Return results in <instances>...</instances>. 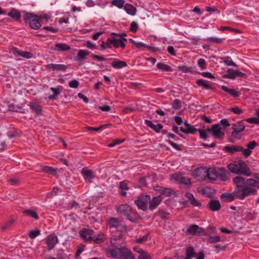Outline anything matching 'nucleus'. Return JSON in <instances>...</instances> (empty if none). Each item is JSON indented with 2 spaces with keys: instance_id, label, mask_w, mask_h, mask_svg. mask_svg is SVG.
Returning a JSON list of instances; mask_svg holds the SVG:
<instances>
[{
  "instance_id": "obj_50",
  "label": "nucleus",
  "mask_w": 259,
  "mask_h": 259,
  "mask_svg": "<svg viewBox=\"0 0 259 259\" xmlns=\"http://www.w3.org/2000/svg\"><path fill=\"white\" fill-rule=\"evenodd\" d=\"M40 234V231L38 230H32L29 232V237L31 239H34Z\"/></svg>"
},
{
  "instance_id": "obj_24",
  "label": "nucleus",
  "mask_w": 259,
  "mask_h": 259,
  "mask_svg": "<svg viewBox=\"0 0 259 259\" xmlns=\"http://www.w3.org/2000/svg\"><path fill=\"white\" fill-rule=\"evenodd\" d=\"M29 107L31 110L35 112L37 115L41 114L42 109L38 103L35 102H30Z\"/></svg>"
},
{
  "instance_id": "obj_9",
  "label": "nucleus",
  "mask_w": 259,
  "mask_h": 259,
  "mask_svg": "<svg viewBox=\"0 0 259 259\" xmlns=\"http://www.w3.org/2000/svg\"><path fill=\"white\" fill-rule=\"evenodd\" d=\"M245 125L244 123V120H240L232 124L233 131L232 135L234 136L235 134H237L244 131L245 128Z\"/></svg>"
},
{
  "instance_id": "obj_21",
  "label": "nucleus",
  "mask_w": 259,
  "mask_h": 259,
  "mask_svg": "<svg viewBox=\"0 0 259 259\" xmlns=\"http://www.w3.org/2000/svg\"><path fill=\"white\" fill-rule=\"evenodd\" d=\"M185 195L186 197L188 199L191 204L192 205L197 207H200L202 205L201 203L195 198L192 193L187 192Z\"/></svg>"
},
{
  "instance_id": "obj_35",
  "label": "nucleus",
  "mask_w": 259,
  "mask_h": 259,
  "mask_svg": "<svg viewBox=\"0 0 259 259\" xmlns=\"http://www.w3.org/2000/svg\"><path fill=\"white\" fill-rule=\"evenodd\" d=\"M120 221L117 218H111L109 220L108 225L110 228H116L118 225L120 224Z\"/></svg>"
},
{
  "instance_id": "obj_22",
  "label": "nucleus",
  "mask_w": 259,
  "mask_h": 259,
  "mask_svg": "<svg viewBox=\"0 0 259 259\" xmlns=\"http://www.w3.org/2000/svg\"><path fill=\"white\" fill-rule=\"evenodd\" d=\"M145 122L147 126L151 128L156 133H159L160 131L163 128V125L161 123H158L156 125L153 123L151 120L148 119H146Z\"/></svg>"
},
{
  "instance_id": "obj_23",
  "label": "nucleus",
  "mask_w": 259,
  "mask_h": 259,
  "mask_svg": "<svg viewBox=\"0 0 259 259\" xmlns=\"http://www.w3.org/2000/svg\"><path fill=\"white\" fill-rule=\"evenodd\" d=\"M108 41H110V44L113 45L115 48H117L119 47H120L122 48H124L125 47V44L123 42H122L121 40L120 39H117L113 37L109 38Z\"/></svg>"
},
{
  "instance_id": "obj_45",
  "label": "nucleus",
  "mask_w": 259,
  "mask_h": 259,
  "mask_svg": "<svg viewBox=\"0 0 259 259\" xmlns=\"http://www.w3.org/2000/svg\"><path fill=\"white\" fill-rule=\"evenodd\" d=\"M172 108L176 110L181 108L182 105V102L179 99H175L172 103Z\"/></svg>"
},
{
  "instance_id": "obj_36",
  "label": "nucleus",
  "mask_w": 259,
  "mask_h": 259,
  "mask_svg": "<svg viewBox=\"0 0 259 259\" xmlns=\"http://www.w3.org/2000/svg\"><path fill=\"white\" fill-rule=\"evenodd\" d=\"M223 77L225 78H230L234 79L236 76L235 74V70L233 69H229L227 70V73L224 74Z\"/></svg>"
},
{
  "instance_id": "obj_3",
  "label": "nucleus",
  "mask_w": 259,
  "mask_h": 259,
  "mask_svg": "<svg viewBox=\"0 0 259 259\" xmlns=\"http://www.w3.org/2000/svg\"><path fill=\"white\" fill-rule=\"evenodd\" d=\"M227 167L231 172L236 175H243L247 177L251 175L249 167L246 162L241 159L239 160L237 162L229 163Z\"/></svg>"
},
{
  "instance_id": "obj_12",
  "label": "nucleus",
  "mask_w": 259,
  "mask_h": 259,
  "mask_svg": "<svg viewBox=\"0 0 259 259\" xmlns=\"http://www.w3.org/2000/svg\"><path fill=\"white\" fill-rule=\"evenodd\" d=\"M11 52L15 56H21L26 59H30L33 57V54L29 52L20 51L17 48H13Z\"/></svg>"
},
{
  "instance_id": "obj_51",
  "label": "nucleus",
  "mask_w": 259,
  "mask_h": 259,
  "mask_svg": "<svg viewBox=\"0 0 259 259\" xmlns=\"http://www.w3.org/2000/svg\"><path fill=\"white\" fill-rule=\"evenodd\" d=\"M229 110L234 114L238 115L241 114L243 112V111L238 107H231Z\"/></svg>"
},
{
  "instance_id": "obj_10",
  "label": "nucleus",
  "mask_w": 259,
  "mask_h": 259,
  "mask_svg": "<svg viewBox=\"0 0 259 259\" xmlns=\"http://www.w3.org/2000/svg\"><path fill=\"white\" fill-rule=\"evenodd\" d=\"M119 253L122 259H136L132 252L126 247L120 248Z\"/></svg>"
},
{
  "instance_id": "obj_18",
  "label": "nucleus",
  "mask_w": 259,
  "mask_h": 259,
  "mask_svg": "<svg viewBox=\"0 0 259 259\" xmlns=\"http://www.w3.org/2000/svg\"><path fill=\"white\" fill-rule=\"evenodd\" d=\"M205 178H207L211 181L216 180L218 178V169L215 168H210L206 169V172L205 175Z\"/></svg>"
},
{
  "instance_id": "obj_20",
  "label": "nucleus",
  "mask_w": 259,
  "mask_h": 259,
  "mask_svg": "<svg viewBox=\"0 0 259 259\" xmlns=\"http://www.w3.org/2000/svg\"><path fill=\"white\" fill-rule=\"evenodd\" d=\"M47 69H52L53 71H65L67 67L63 64H50L46 66Z\"/></svg>"
},
{
  "instance_id": "obj_62",
  "label": "nucleus",
  "mask_w": 259,
  "mask_h": 259,
  "mask_svg": "<svg viewBox=\"0 0 259 259\" xmlns=\"http://www.w3.org/2000/svg\"><path fill=\"white\" fill-rule=\"evenodd\" d=\"M138 27L137 23L133 21L131 24L130 30L133 32H136L138 30Z\"/></svg>"
},
{
  "instance_id": "obj_41",
  "label": "nucleus",
  "mask_w": 259,
  "mask_h": 259,
  "mask_svg": "<svg viewBox=\"0 0 259 259\" xmlns=\"http://www.w3.org/2000/svg\"><path fill=\"white\" fill-rule=\"evenodd\" d=\"M161 194L165 196H171L172 195H176L175 191L169 188H164L161 192Z\"/></svg>"
},
{
  "instance_id": "obj_16",
  "label": "nucleus",
  "mask_w": 259,
  "mask_h": 259,
  "mask_svg": "<svg viewBox=\"0 0 259 259\" xmlns=\"http://www.w3.org/2000/svg\"><path fill=\"white\" fill-rule=\"evenodd\" d=\"M206 169L204 168H196L192 172L193 176L198 178V180H203L205 179Z\"/></svg>"
},
{
  "instance_id": "obj_33",
  "label": "nucleus",
  "mask_w": 259,
  "mask_h": 259,
  "mask_svg": "<svg viewBox=\"0 0 259 259\" xmlns=\"http://www.w3.org/2000/svg\"><path fill=\"white\" fill-rule=\"evenodd\" d=\"M81 174L83 176L84 179H92L94 177L93 174V171L91 169H88L85 168H83L81 170Z\"/></svg>"
},
{
  "instance_id": "obj_37",
  "label": "nucleus",
  "mask_w": 259,
  "mask_h": 259,
  "mask_svg": "<svg viewBox=\"0 0 259 259\" xmlns=\"http://www.w3.org/2000/svg\"><path fill=\"white\" fill-rule=\"evenodd\" d=\"M199 229V226L197 225H191L187 229V232L191 235H195Z\"/></svg>"
},
{
  "instance_id": "obj_5",
  "label": "nucleus",
  "mask_w": 259,
  "mask_h": 259,
  "mask_svg": "<svg viewBox=\"0 0 259 259\" xmlns=\"http://www.w3.org/2000/svg\"><path fill=\"white\" fill-rule=\"evenodd\" d=\"M23 19L25 23L28 24L29 26L33 29H38L41 26L39 16L35 15L31 13H26L24 15Z\"/></svg>"
},
{
  "instance_id": "obj_60",
  "label": "nucleus",
  "mask_w": 259,
  "mask_h": 259,
  "mask_svg": "<svg viewBox=\"0 0 259 259\" xmlns=\"http://www.w3.org/2000/svg\"><path fill=\"white\" fill-rule=\"evenodd\" d=\"M84 45L87 48L91 50L96 49L97 48L96 45L90 40L87 41L86 44Z\"/></svg>"
},
{
  "instance_id": "obj_25",
  "label": "nucleus",
  "mask_w": 259,
  "mask_h": 259,
  "mask_svg": "<svg viewBox=\"0 0 259 259\" xmlns=\"http://www.w3.org/2000/svg\"><path fill=\"white\" fill-rule=\"evenodd\" d=\"M70 49V47L65 44H60L57 43L55 45L54 48H52L53 50L56 51H68Z\"/></svg>"
},
{
  "instance_id": "obj_39",
  "label": "nucleus",
  "mask_w": 259,
  "mask_h": 259,
  "mask_svg": "<svg viewBox=\"0 0 259 259\" xmlns=\"http://www.w3.org/2000/svg\"><path fill=\"white\" fill-rule=\"evenodd\" d=\"M221 59L228 66H237V65L232 60L230 57H222Z\"/></svg>"
},
{
  "instance_id": "obj_42",
  "label": "nucleus",
  "mask_w": 259,
  "mask_h": 259,
  "mask_svg": "<svg viewBox=\"0 0 259 259\" xmlns=\"http://www.w3.org/2000/svg\"><path fill=\"white\" fill-rule=\"evenodd\" d=\"M42 171L48 174H51L53 175H55L56 170L52 167L49 166H44L42 168Z\"/></svg>"
},
{
  "instance_id": "obj_26",
  "label": "nucleus",
  "mask_w": 259,
  "mask_h": 259,
  "mask_svg": "<svg viewBox=\"0 0 259 259\" xmlns=\"http://www.w3.org/2000/svg\"><path fill=\"white\" fill-rule=\"evenodd\" d=\"M8 16L14 19L17 21H19L21 18L20 13L15 9H12L11 11L8 13Z\"/></svg>"
},
{
  "instance_id": "obj_57",
  "label": "nucleus",
  "mask_w": 259,
  "mask_h": 259,
  "mask_svg": "<svg viewBox=\"0 0 259 259\" xmlns=\"http://www.w3.org/2000/svg\"><path fill=\"white\" fill-rule=\"evenodd\" d=\"M186 134H194L198 131L197 129L195 128L194 126L190 125V126L186 128Z\"/></svg>"
},
{
  "instance_id": "obj_63",
  "label": "nucleus",
  "mask_w": 259,
  "mask_h": 259,
  "mask_svg": "<svg viewBox=\"0 0 259 259\" xmlns=\"http://www.w3.org/2000/svg\"><path fill=\"white\" fill-rule=\"evenodd\" d=\"M108 253H110V255L113 258H118V251L114 249H110L108 250Z\"/></svg>"
},
{
  "instance_id": "obj_38",
  "label": "nucleus",
  "mask_w": 259,
  "mask_h": 259,
  "mask_svg": "<svg viewBox=\"0 0 259 259\" xmlns=\"http://www.w3.org/2000/svg\"><path fill=\"white\" fill-rule=\"evenodd\" d=\"M157 67L160 70H161L162 71H171V68L170 66L164 64L163 63H158L157 64Z\"/></svg>"
},
{
  "instance_id": "obj_59",
  "label": "nucleus",
  "mask_w": 259,
  "mask_h": 259,
  "mask_svg": "<svg viewBox=\"0 0 259 259\" xmlns=\"http://www.w3.org/2000/svg\"><path fill=\"white\" fill-rule=\"evenodd\" d=\"M138 259H151V258L150 255L144 251L139 255Z\"/></svg>"
},
{
  "instance_id": "obj_2",
  "label": "nucleus",
  "mask_w": 259,
  "mask_h": 259,
  "mask_svg": "<svg viewBox=\"0 0 259 259\" xmlns=\"http://www.w3.org/2000/svg\"><path fill=\"white\" fill-rule=\"evenodd\" d=\"M258 144L255 141H252L246 145V148H244L243 147L239 145H232L230 146H225L224 147V150L231 155L237 152H241L242 154L246 158H247L251 154L252 150Z\"/></svg>"
},
{
  "instance_id": "obj_1",
  "label": "nucleus",
  "mask_w": 259,
  "mask_h": 259,
  "mask_svg": "<svg viewBox=\"0 0 259 259\" xmlns=\"http://www.w3.org/2000/svg\"><path fill=\"white\" fill-rule=\"evenodd\" d=\"M232 182L235 186L233 193H223L221 197L224 201L230 202L234 199L243 200L246 197L255 194V191L251 187L254 186L251 180H247L241 176L234 177Z\"/></svg>"
},
{
  "instance_id": "obj_43",
  "label": "nucleus",
  "mask_w": 259,
  "mask_h": 259,
  "mask_svg": "<svg viewBox=\"0 0 259 259\" xmlns=\"http://www.w3.org/2000/svg\"><path fill=\"white\" fill-rule=\"evenodd\" d=\"M90 54V52L87 50H80L78 51L77 57L79 60H83L86 56Z\"/></svg>"
},
{
  "instance_id": "obj_40",
  "label": "nucleus",
  "mask_w": 259,
  "mask_h": 259,
  "mask_svg": "<svg viewBox=\"0 0 259 259\" xmlns=\"http://www.w3.org/2000/svg\"><path fill=\"white\" fill-rule=\"evenodd\" d=\"M23 213L29 215L35 220H38L39 218L37 213L35 211L30 209L24 210L23 211Z\"/></svg>"
},
{
  "instance_id": "obj_31",
  "label": "nucleus",
  "mask_w": 259,
  "mask_h": 259,
  "mask_svg": "<svg viewBox=\"0 0 259 259\" xmlns=\"http://www.w3.org/2000/svg\"><path fill=\"white\" fill-rule=\"evenodd\" d=\"M207 82V80L199 79L196 81V83L198 86L202 87L205 89L213 90V88L208 84Z\"/></svg>"
},
{
  "instance_id": "obj_4",
  "label": "nucleus",
  "mask_w": 259,
  "mask_h": 259,
  "mask_svg": "<svg viewBox=\"0 0 259 259\" xmlns=\"http://www.w3.org/2000/svg\"><path fill=\"white\" fill-rule=\"evenodd\" d=\"M118 212L120 214L126 217V219L132 222H136L138 220L139 217L138 214L127 204L120 205L118 208Z\"/></svg>"
},
{
  "instance_id": "obj_30",
  "label": "nucleus",
  "mask_w": 259,
  "mask_h": 259,
  "mask_svg": "<svg viewBox=\"0 0 259 259\" xmlns=\"http://www.w3.org/2000/svg\"><path fill=\"white\" fill-rule=\"evenodd\" d=\"M124 9L127 14L133 16L135 15L137 12L136 8L130 4H126L124 6Z\"/></svg>"
},
{
  "instance_id": "obj_13",
  "label": "nucleus",
  "mask_w": 259,
  "mask_h": 259,
  "mask_svg": "<svg viewBox=\"0 0 259 259\" xmlns=\"http://www.w3.org/2000/svg\"><path fill=\"white\" fill-rule=\"evenodd\" d=\"M218 175L223 181H226L229 179L230 173L225 167H220L218 168Z\"/></svg>"
},
{
  "instance_id": "obj_46",
  "label": "nucleus",
  "mask_w": 259,
  "mask_h": 259,
  "mask_svg": "<svg viewBox=\"0 0 259 259\" xmlns=\"http://www.w3.org/2000/svg\"><path fill=\"white\" fill-rule=\"evenodd\" d=\"M14 219H11L9 220L7 222H6L5 224H4L2 227L1 229L3 231H5L7 228L10 227L14 222Z\"/></svg>"
},
{
  "instance_id": "obj_44",
  "label": "nucleus",
  "mask_w": 259,
  "mask_h": 259,
  "mask_svg": "<svg viewBox=\"0 0 259 259\" xmlns=\"http://www.w3.org/2000/svg\"><path fill=\"white\" fill-rule=\"evenodd\" d=\"M112 5L117 7L121 9L124 7V0H112L111 2Z\"/></svg>"
},
{
  "instance_id": "obj_7",
  "label": "nucleus",
  "mask_w": 259,
  "mask_h": 259,
  "mask_svg": "<svg viewBox=\"0 0 259 259\" xmlns=\"http://www.w3.org/2000/svg\"><path fill=\"white\" fill-rule=\"evenodd\" d=\"M123 234H120L119 235H113L111 237L110 242L112 245L120 251V248H124L125 246H122L121 244L123 243Z\"/></svg>"
},
{
  "instance_id": "obj_28",
  "label": "nucleus",
  "mask_w": 259,
  "mask_h": 259,
  "mask_svg": "<svg viewBox=\"0 0 259 259\" xmlns=\"http://www.w3.org/2000/svg\"><path fill=\"white\" fill-rule=\"evenodd\" d=\"M223 91L228 93L233 97H237L240 95V93L234 89H229L227 87L223 85L221 87Z\"/></svg>"
},
{
  "instance_id": "obj_58",
  "label": "nucleus",
  "mask_w": 259,
  "mask_h": 259,
  "mask_svg": "<svg viewBox=\"0 0 259 259\" xmlns=\"http://www.w3.org/2000/svg\"><path fill=\"white\" fill-rule=\"evenodd\" d=\"M220 241V238L218 236H211L208 238V242L210 243H214Z\"/></svg>"
},
{
  "instance_id": "obj_29",
  "label": "nucleus",
  "mask_w": 259,
  "mask_h": 259,
  "mask_svg": "<svg viewBox=\"0 0 259 259\" xmlns=\"http://www.w3.org/2000/svg\"><path fill=\"white\" fill-rule=\"evenodd\" d=\"M112 67L116 69H121L127 66V63L123 61L116 60L113 61L111 64Z\"/></svg>"
},
{
  "instance_id": "obj_55",
  "label": "nucleus",
  "mask_w": 259,
  "mask_h": 259,
  "mask_svg": "<svg viewBox=\"0 0 259 259\" xmlns=\"http://www.w3.org/2000/svg\"><path fill=\"white\" fill-rule=\"evenodd\" d=\"M116 229L117 231L121 232L120 234H123V233H125L126 231V227L125 225L122 224L121 222Z\"/></svg>"
},
{
  "instance_id": "obj_19",
  "label": "nucleus",
  "mask_w": 259,
  "mask_h": 259,
  "mask_svg": "<svg viewBox=\"0 0 259 259\" xmlns=\"http://www.w3.org/2000/svg\"><path fill=\"white\" fill-rule=\"evenodd\" d=\"M161 201L162 197L160 196H155L151 200L150 198L149 201V209L152 210L156 209Z\"/></svg>"
},
{
  "instance_id": "obj_53",
  "label": "nucleus",
  "mask_w": 259,
  "mask_h": 259,
  "mask_svg": "<svg viewBox=\"0 0 259 259\" xmlns=\"http://www.w3.org/2000/svg\"><path fill=\"white\" fill-rule=\"evenodd\" d=\"M205 40H209L211 41V42L217 44H221L223 41V39L214 37H208L206 39H205Z\"/></svg>"
},
{
  "instance_id": "obj_27",
  "label": "nucleus",
  "mask_w": 259,
  "mask_h": 259,
  "mask_svg": "<svg viewBox=\"0 0 259 259\" xmlns=\"http://www.w3.org/2000/svg\"><path fill=\"white\" fill-rule=\"evenodd\" d=\"M196 256L194 248L193 246H189L186 249V257L185 259H192Z\"/></svg>"
},
{
  "instance_id": "obj_11",
  "label": "nucleus",
  "mask_w": 259,
  "mask_h": 259,
  "mask_svg": "<svg viewBox=\"0 0 259 259\" xmlns=\"http://www.w3.org/2000/svg\"><path fill=\"white\" fill-rule=\"evenodd\" d=\"M222 128L220 126V124H216L212 125L211 133L217 138L220 139L223 138L225 133L221 131Z\"/></svg>"
},
{
  "instance_id": "obj_8",
  "label": "nucleus",
  "mask_w": 259,
  "mask_h": 259,
  "mask_svg": "<svg viewBox=\"0 0 259 259\" xmlns=\"http://www.w3.org/2000/svg\"><path fill=\"white\" fill-rule=\"evenodd\" d=\"M94 231L90 229L84 228L79 232L81 238L85 241L90 242L93 238Z\"/></svg>"
},
{
  "instance_id": "obj_52",
  "label": "nucleus",
  "mask_w": 259,
  "mask_h": 259,
  "mask_svg": "<svg viewBox=\"0 0 259 259\" xmlns=\"http://www.w3.org/2000/svg\"><path fill=\"white\" fill-rule=\"evenodd\" d=\"M101 47L103 50L111 48V44H110V41H108V38L107 39V42H105L104 41H102L101 45Z\"/></svg>"
},
{
  "instance_id": "obj_61",
  "label": "nucleus",
  "mask_w": 259,
  "mask_h": 259,
  "mask_svg": "<svg viewBox=\"0 0 259 259\" xmlns=\"http://www.w3.org/2000/svg\"><path fill=\"white\" fill-rule=\"evenodd\" d=\"M246 121L249 123L259 124V118L257 117H251L246 119Z\"/></svg>"
},
{
  "instance_id": "obj_47",
  "label": "nucleus",
  "mask_w": 259,
  "mask_h": 259,
  "mask_svg": "<svg viewBox=\"0 0 259 259\" xmlns=\"http://www.w3.org/2000/svg\"><path fill=\"white\" fill-rule=\"evenodd\" d=\"M247 180H250V181L251 180V181H252L253 182H252V183L253 185H254V186H253V187H251V188L252 189H253L255 191V193L253 194H252V195H256V194H257V190H256V188H258L259 189V181H256L254 179H252V178L247 179Z\"/></svg>"
},
{
  "instance_id": "obj_34",
  "label": "nucleus",
  "mask_w": 259,
  "mask_h": 259,
  "mask_svg": "<svg viewBox=\"0 0 259 259\" xmlns=\"http://www.w3.org/2000/svg\"><path fill=\"white\" fill-rule=\"evenodd\" d=\"M51 90L54 93V94L50 95L48 98L50 100H55L56 99V97L60 94L61 89L60 88V87H52L51 88Z\"/></svg>"
},
{
  "instance_id": "obj_32",
  "label": "nucleus",
  "mask_w": 259,
  "mask_h": 259,
  "mask_svg": "<svg viewBox=\"0 0 259 259\" xmlns=\"http://www.w3.org/2000/svg\"><path fill=\"white\" fill-rule=\"evenodd\" d=\"M106 237L104 233H100L97 237L93 236L92 241H94L96 243L100 244L105 241Z\"/></svg>"
},
{
  "instance_id": "obj_64",
  "label": "nucleus",
  "mask_w": 259,
  "mask_h": 259,
  "mask_svg": "<svg viewBox=\"0 0 259 259\" xmlns=\"http://www.w3.org/2000/svg\"><path fill=\"white\" fill-rule=\"evenodd\" d=\"M79 85L78 81L74 79L71 81H70L69 83V85L70 88H77Z\"/></svg>"
},
{
  "instance_id": "obj_54",
  "label": "nucleus",
  "mask_w": 259,
  "mask_h": 259,
  "mask_svg": "<svg viewBox=\"0 0 259 259\" xmlns=\"http://www.w3.org/2000/svg\"><path fill=\"white\" fill-rule=\"evenodd\" d=\"M198 65L202 69H205L206 68V62L203 59L200 58L198 60Z\"/></svg>"
},
{
  "instance_id": "obj_56",
  "label": "nucleus",
  "mask_w": 259,
  "mask_h": 259,
  "mask_svg": "<svg viewBox=\"0 0 259 259\" xmlns=\"http://www.w3.org/2000/svg\"><path fill=\"white\" fill-rule=\"evenodd\" d=\"M148 236L149 234H147L142 237L139 238L136 240V242L139 244L145 242L148 240Z\"/></svg>"
},
{
  "instance_id": "obj_15",
  "label": "nucleus",
  "mask_w": 259,
  "mask_h": 259,
  "mask_svg": "<svg viewBox=\"0 0 259 259\" xmlns=\"http://www.w3.org/2000/svg\"><path fill=\"white\" fill-rule=\"evenodd\" d=\"M130 41L131 43L135 45L137 48L145 47L147 48L148 50L153 53L156 52L158 51V49L156 47H154L151 46H147L141 42H136L133 39H130Z\"/></svg>"
},
{
  "instance_id": "obj_48",
  "label": "nucleus",
  "mask_w": 259,
  "mask_h": 259,
  "mask_svg": "<svg viewBox=\"0 0 259 259\" xmlns=\"http://www.w3.org/2000/svg\"><path fill=\"white\" fill-rule=\"evenodd\" d=\"M158 215L163 220H166L167 219V216L169 214V213L162 209L159 210L158 211Z\"/></svg>"
},
{
  "instance_id": "obj_6",
  "label": "nucleus",
  "mask_w": 259,
  "mask_h": 259,
  "mask_svg": "<svg viewBox=\"0 0 259 259\" xmlns=\"http://www.w3.org/2000/svg\"><path fill=\"white\" fill-rule=\"evenodd\" d=\"M150 198L149 195H141L135 201V203L139 209L145 211L147 209V204L149 203Z\"/></svg>"
},
{
  "instance_id": "obj_14",
  "label": "nucleus",
  "mask_w": 259,
  "mask_h": 259,
  "mask_svg": "<svg viewBox=\"0 0 259 259\" xmlns=\"http://www.w3.org/2000/svg\"><path fill=\"white\" fill-rule=\"evenodd\" d=\"M58 242L57 236L54 235H49L46 239V244L48 249H52Z\"/></svg>"
},
{
  "instance_id": "obj_49",
  "label": "nucleus",
  "mask_w": 259,
  "mask_h": 259,
  "mask_svg": "<svg viewBox=\"0 0 259 259\" xmlns=\"http://www.w3.org/2000/svg\"><path fill=\"white\" fill-rule=\"evenodd\" d=\"M21 110L22 108L19 106H15L13 104L10 105L9 106V110L11 111L21 112Z\"/></svg>"
},
{
  "instance_id": "obj_17",
  "label": "nucleus",
  "mask_w": 259,
  "mask_h": 259,
  "mask_svg": "<svg viewBox=\"0 0 259 259\" xmlns=\"http://www.w3.org/2000/svg\"><path fill=\"white\" fill-rule=\"evenodd\" d=\"M207 207L212 211L219 210L221 208V205L218 200L211 199L207 204Z\"/></svg>"
}]
</instances>
